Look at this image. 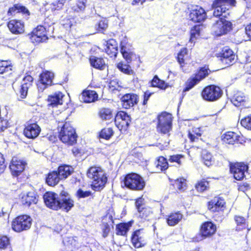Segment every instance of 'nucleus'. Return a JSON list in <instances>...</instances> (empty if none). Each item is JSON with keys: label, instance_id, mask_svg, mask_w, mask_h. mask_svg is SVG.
Segmentation results:
<instances>
[{"label": "nucleus", "instance_id": "obj_57", "mask_svg": "<svg viewBox=\"0 0 251 251\" xmlns=\"http://www.w3.org/2000/svg\"><path fill=\"white\" fill-rule=\"evenodd\" d=\"M108 27V22L106 19H103L100 21L98 24V28L99 31H102V30L106 29Z\"/></svg>", "mask_w": 251, "mask_h": 251}, {"label": "nucleus", "instance_id": "obj_30", "mask_svg": "<svg viewBox=\"0 0 251 251\" xmlns=\"http://www.w3.org/2000/svg\"><path fill=\"white\" fill-rule=\"evenodd\" d=\"M61 179H66L74 172V168L67 165L60 166L57 172Z\"/></svg>", "mask_w": 251, "mask_h": 251}, {"label": "nucleus", "instance_id": "obj_14", "mask_svg": "<svg viewBox=\"0 0 251 251\" xmlns=\"http://www.w3.org/2000/svg\"><path fill=\"white\" fill-rule=\"evenodd\" d=\"M248 170V166L244 163H236L231 164L230 171L234 178L237 180H241L245 177V173Z\"/></svg>", "mask_w": 251, "mask_h": 251}, {"label": "nucleus", "instance_id": "obj_62", "mask_svg": "<svg viewBox=\"0 0 251 251\" xmlns=\"http://www.w3.org/2000/svg\"><path fill=\"white\" fill-rule=\"evenodd\" d=\"M151 95V93L148 91H147L145 93L144 101H143L144 105H145L147 103V101H148Z\"/></svg>", "mask_w": 251, "mask_h": 251}, {"label": "nucleus", "instance_id": "obj_17", "mask_svg": "<svg viewBox=\"0 0 251 251\" xmlns=\"http://www.w3.org/2000/svg\"><path fill=\"white\" fill-rule=\"evenodd\" d=\"M26 163L17 157H13L9 168L14 176H19L25 169Z\"/></svg>", "mask_w": 251, "mask_h": 251}, {"label": "nucleus", "instance_id": "obj_55", "mask_svg": "<svg viewBox=\"0 0 251 251\" xmlns=\"http://www.w3.org/2000/svg\"><path fill=\"white\" fill-rule=\"evenodd\" d=\"M86 0H77L73 8L75 11H82L85 8Z\"/></svg>", "mask_w": 251, "mask_h": 251}, {"label": "nucleus", "instance_id": "obj_61", "mask_svg": "<svg viewBox=\"0 0 251 251\" xmlns=\"http://www.w3.org/2000/svg\"><path fill=\"white\" fill-rule=\"evenodd\" d=\"M0 65H2L3 67H5V68L7 69V71H8V72H11L12 66H11L9 62L4 60L0 61Z\"/></svg>", "mask_w": 251, "mask_h": 251}, {"label": "nucleus", "instance_id": "obj_16", "mask_svg": "<svg viewBox=\"0 0 251 251\" xmlns=\"http://www.w3.org/2000/svg\"><path fill=\"white\" fill-rule=\"evenodd\" d=\"M48 39L46 28L42 25L37 26L32 31L30 36V40L33 43L43 42Z\"/></svg>", "mask_w": 251, "mask_h": 251}, {"label": "nucleus", "instance_id": "obj_60", "mask_svg": "<svg viewBox=\"0 0 251 251\" xmlns=\"http://www.w3.org/2000/svg\"><path fill=\"white\" fill-rule=\"evenodd\" d=\"M141 210L142 211L139 212V213H140L139 216L142 218H145L150 214L151 211L149 208L142 207Z\"/></svg>", "mask_w": 251, "mask_h": 251}, {"label": "nucleus", "instance_id": "obj_53", "mask_svg": "<svg viewBox=\"0 0 251 251\" xmlns=\"http://www.w3.org/2000/svg\"><path fill=\"white\" fill-rule=\"evenodd\" d=\"M208 185V182L207 181L202 180L198 182L195 187L198 191L202 192L207 189Z\"/></svg>", "mask_w": 251, "mask_h": 251}, {"label": "nucleus", "instance_id": "obj_31", "mask_svg": "<svg viewBox=\"0 0 251 251\" xmlns=\"http://www.w3.org/2000/svg\"><path fill=\"white\" fill-rule=\"evenodd\" d=\"M63 95L60 92L55 93L54 94L49 96L48 101L49 105L54 107L57 105H61L63 103Z\"/></svg>", "mask_w": 251, "mask_h": 251}, {"label": "nucleus", "instance_id": "obj_47", "mask_svg": "<svg viewBox=\"0 0 251 251\" xmlns=\"http://www.w3.org/2000/svg\"><path fill=\"white\" fill-rule=\"evenodd\" d=\"M113 135V130L109 127L103 128L100 133V137L106 140L109 139Z\"/></svg>", "mask_w": 251, "mask_h": 251}, {"label": "nucleus", "instance_id": "obj_25", "mask_svg": "<svg viewBox=\"0 0 251 251\" xmlns=\"http://www.w3.org/2000/svg\"><path fill=\"white\" fill-rule=\"evenodd\" d=\"M9 30L14 34H21L24 31V24L20 21L12 20L8 24Z\"/></svg>", "mask_w": 251, "mask_h": 251}, {"label": "nucleus", "instance_id": "obj_44", "mask_svg": "<svg viewBox=\"0 0 251 251\" xmlns=\"http://www.w3.org/2000/svg\"><path fill=\"white\" fill-rule=\"evenodd\" d=\"M151 86L152 87H157L161 89H166L168 85L164 81L159 79L157 76L153 77L151 81Z\"/></svg>", "mask_w": 251, "mask_h": 251}, {"label": "nucleus", "instance_id": "obj_12", "mask_svg": "<svg viewBox=\"0 0 251 251\" xmlns=\"http://www.w3.org/2000/svg\"><path fill=\"white\" fill-rule=\"evenodd\" d=\"M131 122L130 116L124 111L117 113L115 118V123L116 126L121 131H126Z\"/></svg>", "mask_w": 251, "mask_h": 251}, {"label": "nucleus", "instance_id": "obj_45", "mask_svg": "<svg viewBox=\"0 0 251 251\" xmlns=\"http://www.w3.org/2000/svg\"><path fill=\"white\" fill-rule=\"evenodd\" d=\"M201 135V130L200 128L194 127L192 131L189 132L188 136L190 140L192 142L196 141Z\"/></svg>", "mask_w": 251, "mask_h": 251}, {"label": "nucleus", "instance_id": "obj_51", "mask_svg": "<svg viewBox=\"0 0 251 251\" xmlns=\"http://www.w3.org/2000/svg\"><path fill=\"white\" fill-rule=\"evenodd\" d=\"M64 6V2L63 0H59L52 3L50 4V9L51 11L55 12L61 10Z\"/></svg>", "mask_w": 251, "mask_h": 251}, {"label": "nucleus", "instance_id": "obj_26", "mask_svg": "<svg viewBox=\"0 0 251 251\" xmlns=\"http://www.w3.org/2000/svg\"><path fill=\"white\" fill-rule=\"evenodd\" d=\"M98 95L97 93L94 90H86L81 94L80 99L85 102H92L97 100Z\"/></svg>", "mask_w": 251, "mask_h": 251}, {"label": "nucleus", "instance_id": "obj_28", "mask_svg": "<svg viewBox=\"0 0 251 251\" xmlns=\"http://www.w3.org/2000/svg\"><path fill=\"white\" fill-rule=\"evenodd\" d=\"M240 138V135L236 133L227 132L223 135L222 140L226 144H234L239 142Z\"/></svg>", "mask_w": 251, "mask_h": 251}, {"label": "nucleus", "instance_id": "obj_54", "mask_svg": "<svg viewBox=\"0 0 251 251\" xmlns=\"http://www.w3.org/2000/svg\"><path fill=\"white\" fill-rule=\"evenodd\" d=\"M183 158V156L179 154L171 155L170 156L169 161L171 163H176L177 167L181 165V159Z\"/></svg>", "mask_w": 251, "mask_h": 251}, {"label": "nucleus", "instance_id": "obj_13", "mask_svg": "<svg viewBox=\"0 0 251 251\" xmlns=\"http://www.w3.org/2000/svg\"><path fill=\"white\" fill-rule=\"evenodd\" d=\"M209 72L210 71L207 68L205 67L201 68L197 74L188 80L187 82V87L185 90L188 91L193 88L200 81L206 77L208 75Z\"/></svg>", "mask_w": 251, "mask_h": 251}, {"label": "nucleus", "instance_id": "obj_7", "mask_svg": "<svg viewBox=\"0 0 251 251\" xmlns=\"http://www.w3.org/2000/svg\"><path fill=\"white\" fill-rule=\"evenodd\" d=\"M231 29V23L221 17L213 24L211 31L214 35L220 36L227 34Z\"/></svg>", "mask_w": 251, "mask_h": 251}, {"label": "nucleus", "instance_id": "obj_52", "mask_svg": "<svg viewBox=\"0 0 251 251\" xmlns=\"http://www.w3.org/2000/svg\"><path fill=\"white\" fill-rule=\"evenodd\" d=\"M9 245L10 242L9 238L6 236L0 235V249H6Z\"/></svg>", "mask_w": 251, "mask_h": 251}, {"label": "nucleus", "instance_id": "obj_24", "mask_svg": "<svg viewBox=\"0 0 251 251\" xmlns=\"http://www.w3.org/2000/svg\"><path fill=\"white\" fill-rule=\"evenodd\" d=\"M235 57V55L231 50L225 48L223 50L221 59L223 63L227 65H231L234 62Z\"/></svg>", "mask_w": 251, "mask_h": 251}, {"label": "nucleus", "instance_id": "obj_19", "mask_svg": "<svg viewBox=\"0 0 251 251\" xmlns=\"http://www.w3.org/2000/svg\"><path fill=\"white\" fill-rule=\"evenodd\" d=\"M41 131L40 126L36 123H27L24 130L25 135L28 138H36Z\"/></svg>", "mask_w": 251, "mask_h": 251}, {"label": "nucleus", "instance_id": "obj_5", "mask_svg": "<svg viewBox=\"0 0 251 251\" xmlns=\"http://www.w3.org/2000/svg\"><path fill=\"white\" fill-rule=\"evenodd\" d=\"M125 186L133 190H142L145 186V182L143 178L135 173L128 174L124 179Z\"/></svg>", "mask_w": 251, "mask_h": 251}, {"label": "nucleus", "instance_id": "obj_27", "mask_svg": "<svg viewBox=\"0 0 251 251\" xmlns=\"http://www.w3.org/2000/svg\"><path fill=\"white\" fill-rule=\"evenodd\" d=\"M225 202L224 201L218 198H215L208 204V209L212 212H217L221 210Z\"/></svg>", "mask_w": 251, "mask_h": 251}, {"label": "nucleus", "instance_id": "obj_6", "mask_svg": "<svg viewBox=\"0 0 251 251\" xmlns=\"http://www.w3.org/2000/svg\"><path fill=\"white\" fill-rule=\"evenodd\" d=\"M172 128V116L171 114L163 112L158 117L157 131L163 134H168Z\"/></svg>", "mask_w": 251, "mask_h": 251}, {"label": "nucleus", "instance_id": "obj_8", "mask_svg": "<svg viewBox=\"0 0 251 251\" xmlns=\"http://www.w3.org/2000/svg\"><path fill=\"white\" fill-rule=\"evenodd\" d=\"M31 218L27 215L19 216L12 221V228L17 232L27 230L31 226Z\"/></svg>", "mask_w": 251, "mask_h": 251}, {"label": "nucleus", "instance_id": "obj_40", "mask_svg": "<svg viewBox=\"0 0 251 251\" xmlns=\"http://www.w3.org/2000/svg\"><path fill=\"white\" fill-rule=\"evenodd\" d=\"M201 157L204 164L206 166L209 167L214 162L213 158L211 154L206 151H202Z\"/></svg>", "mask_w": 251, "mask_h": 251}, {"label": "nucleus", "instance_id": "obj_2", "mask_svg": "<svg viewBox=\"0 0 251 251\" xmlns=\"http://www.w3.org/2000/svg\"><path fill=\"white\" fill-rule=\"evenodd\" d=\"M88 177L92 180V188L98 191L102 189L107 178L105 172L100 167H92L87 171Z\"/></svg>", "mask_w": 251, "mask_h": 251}, {"label": "nucleus", "instance_id": "obj_34", "mask_svg": "<svg viewBox=\"0 0 251 251\" xmlns=\"http://www.w3.org/2000/svg\"><path fill=\"white\" fill-rule=\"evenodd\" d=\"M247 100L246 96L242 92H237L231 99L232 103L236 106H239Z\"/></svg>", "mask_w": 251, "mask_h": 251}, {"label": "nucleus", "instance_id": "obj_39", "mask_svg": "<svg viewBox=\"0 0 251 251\" xmlns=\"http://www.w3.org/2000/svg\"><path fill=\"white\" fill-rule=\"evenodd\" d=\"M131 225L130 223H122L116 226L117 234L121 235H125L128 231Z\"/></svg>", "mask_w": 251, "mask_h": 251}, {"label": "nucleus", "instance_id": "obj_23", "mask_svg": "<svg viewBox=\"0 0 251 251\" xmlns=\"http://www.w3.org/2000/svg\"><path fill=\"white\" fill-rule=\"evenodd\" d=\"M33 80L32 77L29 75L25 76L23 79L19 91L21 99H24L26 97L28 89L31 86Z\"/></svg>", "mask_w": 251, "mask_h": 251}, {"label": "nucleus", "instance_id": "obj_42", "mask_svg": "<svg viewBox=\"0 0 251 251\" xmlns=\"http://www.w3.org/2000/svg\"><path fill=\"white\" fill-rule=\"evenodd\" d=\"M65 246L67 247L72 251L75 248L77 243L76 240L72 237H65L63 240Z\"/></svg>", "mask_w": 251, "mask_h": 251}, {"label": "nucleus", "instance_id": "obj_29", "mask_svg": "<svg viewBox=\"0 0 251 251\" xmlns=\"http://www.w3.org/2000/svg\"><path fill=\"white\" fill-rule=\"evenodd\" d=\"M105 49L106 53L111 57H116L117 54V44L114 39L109 40L106 44Z\"/></svg>", "mask_w": 251, "mask_h": 251}, {"label": "nucleus", "instance_id": "obj_63", "mask_svg": "<svg viewBox=\"0 0 251 251\" xmlns=\"http://www.w3.org/2000/svg\"><path fill=\"white\" fill-rule=\"evenodd\" d=\"M103 232L104 234H107L110 230L109 224L108 223H103Z\"/></svg>", "mask_w": 251, "mask_h": 251}, {"label": "nucleus", "instance_id": "obj_18", "mask_svg": "<svg viewBox=\"0 0 251 251\" xmlns=\"http://www.w3.org/2000/svg\"><path fill=\"white\" fill-rule=\"evenodd\" d=\"M54 77L53 73L49 71L43 72L40 76V82L37 86L39 90L43 91L48 86H50Z\"/></svg>", "mask_w": 251, "mask_h": 251}, {"label": "nucleus", "instance_id": "obj_22", "mask_svg": "<svg viewBox=\"0 0 251 251\" xmlns=\"http://www.w3.org/2000/svg\"><path fill=\"white\" fill-rule=\"evenodd\" d=\"M137 100V96L134 94H126L121 98L123 107L126 109L133 106Z\"/></svg>", "mask_w": 251, "mask_h": 251}, {"label": "nucleus", "instance_id": "obj_11", "mask_svg": "<svg viewBox=\"0 0 251 251\" xmlns=\"http://www.w3.org/2000/svg\"><path fill=\"white\" fill-rule=\"evenodd\" d=\"M216 226L211 222H206L202 224L200 229V235L196 237L197 241H201L209 237L215 233Z\"/></svg>", "mask_w": 251, "mask_h": 251}, {"label": "nucleus", "instance_id": "obj_35", "mask_svg": "<svg viewBox=\"0 0 251 251\" xmlns=\"http://www.w3.org/2000/svg\"><path fill=\"white\" fill-rule=\"evenodd\" d=\"M90 62L92 66L97 69L103 70L105 67V61L101 58L91 56L90 58Z\"/></svg>", "mask_w": 251, "mask_h": 251}, {"label": "nucleus", "instance_id": "obj_50", "mask_svg": "<svg viewBox=\"0 0 251 251\" xmlns=\"http://www.w3.org/2000/svg\"><path fill=\"white\" fill-rule=\"evenodd\" d=\"M241 125L248 130H251V115L241 120Z\"/></svg>", "mask_w": 251, "mask_h": 251}, {"label": "nucleus", "instance_id": "obj_33", "mask_svg": "<svg viewBox=\"0 0 251 251\" xmlns=\"http://www.w3.org/2000/svg\"><path fill=\"white\" fill-rule=\"evenodd\" d=\"M154 171L156 173L166 170L168 168V163L166 158L160 156L154 163Z\"/></svg>", "mask_w": 251, "mask_h": 251}, {"label": "nucleus", "instance_id": "obj_21", "mask_svg": "<svg viewBox=\"0 0 251 251\" xmlns=\"http://www.w3.org/2000/svg\"><path fill=\"white\" fill-rule=\"evenodd\" d=\"M20 201L23 205L26 206H29L32 204L37 203V199L36 195L35 193L33 192L23 193L20 196Z\"/></svg>", "mask_w": 251, "mask_h": 251}, {"label": "nucleus", "instance_id": "obj_59", "mask_svg": "<svg viewBox=\"0 0 251 251\" xmlns=\"http://www.w3.org/2000/svg\"><path fill=\"white\" fill-rule=\"evenodd\" d=\"M143 201L144 200L142 198H140L135 202V205L138 212H142L141 208L144 207L143 206Z\"/></svg>", "mask_w": 251, "mask_h": 251}, {"label": "nucleus", "instance_id": "obj_15", "mask_svg": "<svg viewBox=\"0 0 251 251\" xmlns=\"http://www.w3.org/2000/svg\"><path fill=\"white\" fill-rule=\"evenodd\" d=\"M189 18L194 22L200 23L206 19V13L202 7L195 5L191 8Z\"/></svg>", "mask_w": 251, "mask_h": 251}, {"label": "nucleus", "instance_id": "obj_20", "mask_svg": "<svg viewBox=\"0 0 251 251\" xmlns=\"http://www.w3.org/2000/svg\"><path fill=\"white\" fill-rule=\"evenodd\" d=\"M131 242L134 247L138 248L146 244L144 234L141 229L136 230L132 234Z\"/></svg>", "mask_w": 251, "mask_h": 251}, {"label": "nucleus", "instance_id": "obj_3", "mask_svg": "<svg viewBox=\"0 0 251 251\" xmlns=\"http://www.w3.org/2000/svg\"><path fill=\"white\" fill-rule=\"evenodd\" d=\"M77 136L75 129L68 122H65L59 131V138L64 143L73 145L76 143Z\"/></svg>", "mask_w": 251, "mask_h": 251}, {"label": "nucleus", "instance_id": "obj_46", "mask_svg": "<svg viewBox=\"0 0 251 251\" xmlns=\"http://www.w3.org/2000/svg\"><path fill=\"white\" fill-rule=\"evenodd\" d=\"M201 29V27L200 25L195 26L193 28H192L190 31L191 36L190 39V41L191 42H194L195 39L197 38L200 35Z\"/></svg>", "mask_w": 251, "mask_h": 251}, {"label": "nucleus", "instance_id": "obj_36", "mask_svg": "<svg viewBox=\"0 0 251 251\" xmlns=\"http://www.w3.org/2000/svg\"><path fill=\"white\" fill-rule=\"evenodd\" d=\"M182 217V215L179 212L172 213L167 219V223L170 226H174L181 220Z\"/></svg>", "mask_w": 251, "mask_h": 251}, {"label": "nucleus", "instance_id": "obj_58", "mask_svg": "<svg viewBox=\"0 0 251 251\" xmlns=\"http://www.w3.org/2000/svg\"><path fill=\"white\" fill-rule=\"evenodd\" d=\"M8 126V122L6 120L0 118V132L3 131Z\"/></svg>", "mask_w": 251, "mask_h": 251}, {"label": "nucleus", "instance_id": "obj_64", "mask_svg": "<svg viewBox=\"0 0 251 251\" xmlns=\"http://www.w3.org/2000/svg\"><path fill=\"white\" fill-rule=\"evenodd\" d=\"M246 32L248 36L251 38V24L246 27Z\"/></svg>", "mask_w": 251, "mask_h": 251}, {"label": "nucleus", "instance_id": "obj_37", "mask_svg": "<svg viewBox=\"0 0 251 251\" xmlns=\"http://www.w3.org/2000/svg\"><path fill=\"white\" fill-rule=\"evenodd\" d=\"M188 50L187 48H182L180 50L177 54V61L180 65V67L182 68L183 64L185 63V61L188 58Z\"/></svg>", "mask_w": 251, "mask_h": 251}, {"label": "nucleus", "instance_id": "obj_43", "mask_svg": "<svg viewBox=\"0 0 251 251\" xmlns=\"http://www.w3.org/2000/svg\"><path fill=\"white\" fill-rule=\"evenodd\" d=\"M99 116L103 120H109L113 118L112 111L109 108L100 109L99 111Z\"/></svg>", "mask_w": 251, "mask_h": 251}, {"label": "nucleus", "instance_id": "obj_38", "mask_svg": "<svg viewBox=\"0 0 251 251\" xmlns=\"http://www.w3.org/2000/svg\"><path fill=\"white\" fill-rule=\"evenodd\" d=\"M117 68L124 74L132 75L133 76V79L134 78L135 73L129 65L120 62L117 64Z\"/></svg>", "mask_w": 251, "mask_h": 251}, {"label": "nucleus", "instance_id": "obj_48", "mask_svg": "<svg viewBox=\"0 0 251 251\" xmlns=\"http://www.w3.org/2000/svg\"><path fill=\"white\" fill-rule=\"evenodd\" d=\"M175 185L180 191H184L187 187L186 180L184 178H179L175 181Z\"/></svg>", "mask_w": 251, "mask_h": 251}, {"label": "nucleus", "instance_id": "obj_9", "mask_svg": "<svg viewBox=\"0 0 251 251\" xmlns=\"http://www.w3.org/2000/svg\"><path fill=\"white\" fill-rule=\"evenodd\" d=\"M222 94V91L219 87L211 85L206 87L202 90L201 95L203 100L214 101L221 98Z\"/></svg>", "mask_w": 251, "mask_h": 251}, {"label": "nucleus", "instance_id": "obj_56", "mask_svg": "<svg viewBox=\"0 0 251 251\" xmlns=\"http://www.w3.org/2000/svg\"><path fill=\"white\" fill-rule=\"evenodd\" d=\"M76 195L79 198H84L91 195V192L89 191H83L79 189L76 192Z\"/></svg>", "mask_w": 251, "mask_h": 251}, {"label": "nucleus", "instance_id": "obj_1", "mask_svg": "<svg viewBox=\"0 0 251 251\" xmlns=\"http://www.w3.org/2000/svg\"><path fill=\"white\" fill-rule=\"evenodd\" d=\"M43 198L46 205L53 210L62 209L68 211L74 206V201L68 196L59 199L56 194L48 192Z\"/></svg>", "mask_w": 251, "mask_h": 251}, {"label": "nucleus", "instance_id": "obj_49", "mask_svg": "<svg viewBox=\"0 0 251 251\" xmlns=\"http://www.w3.org/2000/svg\"><path fill=\"white\" fill-rule=\"evenodd\" d=\"M235 220L237 225V230H241L246 227V220L241 216H236Z\"/></svg>", "mask_w": 251, "mask_h": 251}, {"label": "nucleus", "instance_id": "obj_10", "mask_svg": "<svg viewBox=\"0 0 251 251\" xmlns=\"http://www.w3.org/2000/svg\"><path fill=\"white\" fill-rule=\"evenodd\" d=\"M121 52L128 63L137 58L136 54L132 51L131 45L126 38H124L121 42Z\"/></svg>", "mask_w": 251, "mask_h": 251}, {"label": "nucleus", "instance_id": "obj_41", "mask_svg": "<svg viewBox=\"0 0 251 251\" xmlns=\"http://www.w3.org/2000/svg\"><path fill=\"white\" fill-rule=\"evenodd\" d=\"M16 12L27 13L29 12V11L25 6L20 4H15L13 7L9 8L8 11V14L9 15H13L15 14Z\"/></svg>", "mask_w": 251, "mask_h": 251}, {"label": "nucleus", "instance_id": "obj_32", "mask_svg": "<svg viewBox=\"0 0 251 251\" xmlns=\"http://www.w3.org/2000/svg\"><path fill=\"white\" fill-rule=\"evenodd\" d=\"M61 178L56 171L49 173L46 179V183L50 186H54L58 183Z\"/></svg>", "mask_w": 251, "mask_h": 251}, {"label": "nucleus", "instance_id": "obj_4", "mask_svg": "<svg viewBox=\"0 0 251 251\" xmlns=\"http://www.w3.org/2000/svg\"><path fill=\"white\" fill-rule=\"evenodd\" d=\"M235 3V0H215L212 4L213 15L215 17H226V11H228L231 6H234ZM229 13H227V15Z\"/></svg>", "mask_w": 251, "mask_h": 251}]
</instances>
